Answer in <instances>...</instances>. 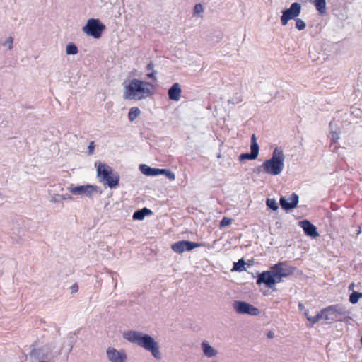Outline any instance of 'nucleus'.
Returning <instances> with one entry per match:
<instances>
[{
	"label": "nucleus",
	"instance_id": "nucleus-34",
	"mask_svg": "<svg viewBox=\"0 0 362 362\" xmlns=\"http://www.w3.org/2000/svg\"><path fill=\"white\" fill-rule=\"evenodd\" d=\"M339 139V134L336 132H331V140L333 142H336Z\"/></svg>",
	"mask_w": 362,
	"mask_h": 362
},
{
	"label": "nucleus",
	"instance_id": "nucleus-1",
	"mask_svg": "<svg viewBox=\"0 0 362 362\" xmlns=\"http://www.w3.org/2000/svg\"><path fill=\"white\" fill-rule=\"evenodd\" d=\"M294 268L288 266L285 262H280L271 267L270 270L259 273L257 276V285L264 284L269 288H273L276 283L282 281L283 277L292 274Z\"/></svg>",
	"mask_w": 362,
	"mask_h": 362
},
{
	"label": "nucleus",
	"instance_id": "nucleus-40",
	"mask_svg": "<svg viewBox=\"0 0 362 362\" xmlns=\"http://www.w3.org/2000/svg\"><path fill=\"white\" fill-rule=\"evenodd\" d=\"M354 283L351 284L349 285V290H350V289H352V288H353V287H354Z\"/></svg>",
	"mask_w": 362,
	"mask_h": 362
},
{
	"label": "nucleus",
	"instance_id": "nucleus-30",
	"mask_svg": "<svg viewBox=\"0 0 362 362\" xmlns=\"http://www.w3.org/2000/svg\"><path fill=\"white\" fill-rule=\"evenodd\" d=\"M133 219L134 220H143L145 217L144 216V212L142 211V210L141 209H139V210H136L134 214H133V216H132Z\"/></svg>",
	"mask_w": 362,
	"mask_h": 362
},
{
	"label": "nucleus",
	"instance_id": "nucleus-33",
	"mask_svg": "<svg viewBox=\"0 0 362 362\" xmlns=\"http://www.w3.org/2000/svg\"><path fill=\"white\" fill-rule=\"evenodd\" d=\"M231 222H232V221L230 218L224 217L221 221V226H228L231 223Z\"/></svg>",
	"mask_w": 362,
	"mask_h": 362
},
{
	"label": "nucleus",
	"instance_id": "nucleus-16",
	"mask_svg": "<svg viewBox=\"0 0 362 362\" xmlns=\"http://www.w3.org/2000/svg\"><path fill=\"white\" fill-rule=\"evenodd\" d=\"M299 226L303 228L305 234L307 236H310L313 238H315L319 236V233L317 231V228L308 220L300 221L299 222Z\"/></svg>",
	"mask_w": 362,
	"mask_h": 362
},
{
	"label": "nucleus",
	"instance_id": "nucleus-4",
	"mask_svg": "<svg viewBox=\"0 0 362 362\" xmlns=\"http://www.w3.org/2000/svg\"><path fill=\"white\" fill-rule=\"evenodd\" d=\"M285 156L281 148H276L272 152L271 158L265 160L262 168L264 173L272 175H278L281 173L284 168Z\"/></svg>",
	"mask_w": 362,
	"mask_h": 362
},
{
	"label": "nucleus",
	"instance_id": "nucleus-32",
	"mask_svg": "<svg viewBox=\"0 0 362 362\" xmlns=\"http://www.w3.org/2000/svg\"><path fill=\"white\" fill-rule=\"evenodd\" d=\"M13 38L10 36L8 37L6 41L4 42V45H7L9 49H11L13 48Z\"/></svg>",
	"mask_w": 362,
	"mask_h": 362
},
{
	"label": "nucleus",
	"instance_id": "nucleus-6",
	"mask_svg": "<svg viewBox=\"0 0 362 362\" xmlns=\"http://www.w3.org/2000/svg\"><path fill=\"white\" fill-rule=\"evenodd\" d=\"M105 30V25L98 18H90L82 28V30L88 36L100 39Z\"/></svg>",
	"mask_w": 362,
	"mask_h": 362
},
{
	"label": "nucleus",
	"instance_id": "nucleus-42",
	"mask_svg": "<svg viewBox=\"0 0 362 362\" xmlns=\"http://www.w3.org/2000/svg\"><path fill=\"white\" fill-rule=\"evenodd\" d=\"M3 198H4V196H3L2 193L0 192V199H3Z\"/></svg>",
	"mask_w": 362,
	"mask_h": 362
},
{
	"label": "nucleus",
	"instance_id": "nucleus-5",
	"mask_svg": "<svg viewBox=\"0 0 362 362\" xmlns=\"http://www.w3.org/2000/svg\"><path fill=\"white\" fill-rule=\"evenodd\" d=\"M97 167V177L100 182L110 188H115L119 185V176L112 167L105 163H95Z\"/></svg>",
	"mask_w": 362,
	"mask_h": 362
},
{
	"label": "nucleus",
	"instance_id": "nucleus-14",
	"mask_svg": "<svg viewBox=\"0 0 362 362\" xmlns=\"http://www.w3.org/2000/svg\"><path fill=\"white\" fill-rule=\"evenodd\" d=\"M259 145L257 142V137L255 134L251 136L250 144V153H243L239 156V160L243 162L246 160H255L257 158L259 154Z\"/></svg>",
	"mask_w": 362,
	"mask_h": 362
},
{
	"label": "nucleus",
	"instance_id": "nucleus-27",
	"mask_svg": "<svg viewBox=\"0 0 362 362\" xmlns=\"http://www.w3.org/2000/svg\"><path fill=\"white\" fill-rule=\"evenodd\" d=\"M160 175H164L170 180H175V175L169 169H160Z\"/></svg>",
	"mask_w": 362,
	"mask_h": 362
},
{
	"label": "nucleus",
	"instance_id": "nucleus-20",
	"mask_svg": "<svg viewBox=\"0 0 362 362\" xmlns=\"http://www.w3.org/2000/svg\"><path fill=\"white\" fill-rule=\"evenodd\" d=\"M72 197L69 194H50V202L53 203H60L64 200L71 199Z\"/></svg>",
	"mask_w": 362,
	"mask_h": 362
},
{
	"label": "nucleus",
	"instance_id": "nucleus-18",
	"mask_svg": "<svg viewBox=\"0 0 362 362\" xmlns=\"http://www.w3.org/2000/svg\"><path fill=\"white\" fill-rule=\"evenodd\" d=\"M201 347L204 355L207 358H213L218 354V351L212 347L206 341L202 342Z\"/></svg>",
	"mask_w": 362,
	"mask_h": 362
},
{
	"label": "nucleus",
	"instance_id": "nucleus-8",
	"mask_svg": "<svg viewBox=\"0 0 362 362\" xmlns=\"http://www.w3.org/2000/svg\"><path fill=\"white\" fill-rule=\"evenodd\" d=\"M68 190L70 193L74 195H81L88 197H91L93 194L102 192L100 190V187L96 185H86L79 186H70L68 187Z\"/></svg>",
	"mask_w": 362,
	"mask_h": 362
},
{
	"label": "nucleus",
	"instance_id": "nucleus-26",
	"mask_svg": "<svg viewBox=\"0 0 362 362\" xmlns=\"http://www.w3.org/2000/svg\"><path fill=\"white\" fill-rule=\"evenodd\" d=\"M362 297V293H359L357 291H353L349 296V301L352 304H356L358 303L360 298Z\"/></svg>",
	"mask_w": 362,
	"mask_h": 362
},
{
	"label": "nucleus",
	"instance_id": "nucleus-43",
	"mask_svg": "<svg viewBox=\"0 0 362 362\" xmlns=\"http://www.w3.org/2000/svg\"><path fill=\"white\" fill-rule=\"evenodd\" d=\"M305 315L306 317H307V316H309V315H308V311H305Z\"/></svg>",
	"mask_w": 362,
	"mask_h": 362
},
{
	"label": "nucleus",
	"instance_id": "nucleus-41",
	"mask_svg": "<svg viewBox=\"0 0 362 362\" xmlns=\"http://www.w3.org/2000/svg\"><path fill=\"white\" fill-rule=\"evenodd\" d=\"M272 336H273V334H272V333L269 332V333L268 334V337L271 338V337H272Z\"/></svg>",
	"mask_w": 362,
	"mask_h": 362
},
{
	"label": "nucleus",
	"instance_id": "nucleus-3",
	"mask_svg": "<svg viewBox=\"0 0 362 362\" xmlns=\"http://www.w3.org/2000/svg\"><path fill=\"white\" fill-rule=\"evenodd\" d=\"M153 85L149 82L134 78L124 87L123 98L127 100H141L151 94Z\"/></svg>",
	"mask_w": 362,
	"mask_h": 362
},
{
	"label": "nucleus",
	"instance_id": "nucleus-9",
	"mask_svg": "<svg viewBox=\"0 0 362 362\" xmlns=\"http://www.w3.org/2000/svg\"><path fill=\"white\" fill-rule=\"evenodd\" d=\"M49 348L45 346L39 349H33L30 352V356L33 357L35 360H39V362H54V358L61 354L62 349L55 355L49 357Z\"/></svg>",
	"mask_w": 362,
	"mask_h": 362
},
{
	"label": "nucleus",
	"instance_id": "nucleus-17",
	"mask_svg": "<svg viewBox=\"0 0 362 362\" xmlns=\"http://www.w3.org/2000/svg\"><path fill=\"white\" fill-rule=\"evenodd\" d=\"M182 93V88L178 83H175L168 89V98L171 100L179 101Z\"/></svg>",
	"mask_w": 362,
	"mask_h": 362
},
{
	"label": "nucleus",
	"instance_id": "nucleus-21",
	"mask_svg": "<svg viewBox=\"0 0 362 362\" xmlns=\"http://www.w3.org/2000/svg\"><path fill=\"white\" fill-rule=\"evenodd\" d=\"M313 3L314 4L317 11L320 14H324L326 12V0H313Z\"/></svg>",
	"mask_w": 362,
	"mask_h": 362
},
{
	"label": "nucleus",
	"instance_id": "nucleus-15",
	"mask_svg": "<svg viewBox=\"0 0 362 362\" xmlns=\"http://www.w3.org/2000/svg\"><path fill=\"white\" fill-rule=\"evenodd\" d=\"M298 195L293 193L288 197H281L279 204L284 210H291L296 208L298 204Z\"/></svg>",
	"mask_w": 362,
	"mask_h": 362
},
{
	"label": "nucleus",
	"instance_id": "nucleus-19",
	"mask_svg": "<svg viewBox=\"0 0 362 362\" xmlns=\"http://www.w3.org/2000/svg\"><path fill=\"white\" fill-rule=\"evenodd\" d=\"M139 170L141 173L147 176H157L160 175V169L151 168L146 164L139 165Z\"/></svg>",
	"mask_w": 362,
	"mask_h": 362
},
{
	"label": "nucleus",
	"instance_id": "nucleus-23",
	"mask_svg": "<svg viewBox=\"0 0 362 362\" xmlns=\"http://www.w3.org/2000/svg\"><path fill=\"white\" fill-rule=\"evenodd\" d=\"M141 113L140 110L136 107H133L129 110L128 118L129 121L133 122Z\"/></svg>",
	"mask_w": 362,
	"mask_h": 362
},
{
	"label": "nucleus",
	"instance_id": "nucleus-37",
	"mask_svg": "<svg viewBox=\"0 0 362 362\" xmlns=\"http://www.w3.org/2000/svg\"><path fill=\"white\" fill-rule=\"evenodd\" d=\"M78 291V286L76 283L74 284L71 286V293H76L77 291Z\"/></svg>",
	"mask_w": 362,
	"mask_h": 362
},
{
	"label": "nucleus",
	"instance_id": "nucleus-10",
	"mask_svg": "<svg viewBox=\"0 0 362 362\" xmlns=\"http://www.w3.org/2000/svg\"><path fill=\"white\" fill-rule=\"evenodd\" d=\"M233 308L238 314H247L252 316H257L260 314L259 310L252 304L242 300H235Z\"/></svg>",
	"mask_w": 362,
	"mask_h": 362
},
{
	"label": "nucleus",
	"instance_id": "nucleus-28",
	"mask_svg": "<svg viewBox=\"0 0 362 362\" xmlns=\"http://www.w3.org/2000/svg\"><path fill=\"white\" fill-rule=\"evenodd\" d=\"M266 204L268 208L273 211H276L279 208L276 202L274 199H267L266 201Z\"/></svg>",
	"mask_w": 362,
	"mask_h": 362
},
{
	"label": "nucleus",
	"instance_id": "nucleus-13",
	"mask_svg": "<svg viewBox=\"0 0 362 362\" xmlns=\"http://www.w3.org/2000/svg\"><path fill=\"white\" fill-rule=\"evenodd\" d=\"M106 355L110 362H127V355L124 349L117 350L110 346L106 350Z\"/></svg>",
	"mask_w": 362,
	"mask_h": 362
},
{
	"label": "nucleus",
	"instance_id": "nucleus-29",
	"mask_svg": "<svg viewBox=\"0 0 362 362\" xmlns=\"http://www.w3.org/2000/svg\"><path fill=\"white\" fill-rule=\"evenodd\" d=\"M296 28L298 30H303L305 28L306 24L300 18H296Z\"/></svg>",
	"mask_w": 362,
	"mask_h": 362
},
{
	"label": "nucleus",
	"instance_id": "nucleus-36",
	"mask_svg": "<svg viewBox=\"0 0 362 362\" xmlns=\"http://www.w3.org/2000/svg\"><path fill=\"white\" fill-rule=\"evenodd\" d=\"M156 74H157V71L155 70H153L151 73L147 74L146 76L149 78L156 79Z\"/></svg>",
	"mask_w": 362,
	"mask_h": 362
},
{
	"label": "nucleus",
	"instance_id": "nucleus-44",
	"mask_svg": "<svg viewBox=\"0 0 362 362\" xmlns=\"http://www.w3.org/2000/svg\"><path fill=\"white\" fill-rule=\"evenodd\" d=\"M298 307L301 309V308H303L302 304H300H300L298 305Z\"/></svg>",
	"mask_w": 362,
	"mask_h": 362
},
{
	"label": "nucleus",
	"instance_id": "nucleus-12",
	"mask_svg": "<svg viewBox=\"0 0 362 362\" xmlns=\"http://www.w3.org/2000/svg\"><path fill=\"white\" fill-rule=\"evenodd\" d=\"M202 244L200 243L189 240H180L173 243L171 248L175 252L181 254L185 251H190L194 248L199 247Z\"/></svg>",
	"mask_w": 362,
	"mask_h": 362
},
{
	"label": "nucleus",
	"instance_id": "nucleus-39",
	"mask_svg": "<svg viewBox=\"0 0 362 362\" xmlns=\"http://www.w3.org/2000/svg\"><path fill=\"white\" fill-rule=\"evenodd\" d=\"M153 68H154V64L151 62L150 63H148L146 67V70H152V71L153 70Z\"/></svg>",
	"mask_w": 362,
	"mask_h": 362
},
{
	"label": "nucleus",
	"instance_id": "nucleus-22",
	"mask_svg": "<svg viewBox=\"0 0 362 362\" xmlns=\"http://www.w3.org/2000/svg\"><path fill=\"white\" fill-rule=\"evenodd\" d=\"M78 52L77 46L73 43L69 42L66 47V53L68 55H74Z\"/></svg>",
	"mask_w": 362,
	"mask_h": 362
},
{
	"label": "nucleus",
	"instance_id": "nucleus-31",
	"mask_svg": "<svg viewBox=\"0 0 362 362\" xmlns=\"http://www.w3.org/2000/svg\"><path fill=\"white\" fill-rule=\"evenodd\" d=\"M204 11V7L201 4H197L194 7L193 13L194 16H199Z\"/></svg>",
	"mask_w": 362,
	"mask_h": 362
},
{
	"label": "nucleus",
	"instance_id": "nucleus-38",
	"mask_svg": "<svg viewBox=\"0 0 362 362\" xmlns=\"http://www.w3.org/2000/svg\"><path fill=\"white\" fill-rule=\"evenodd\" d=\"M141 210H142V211L144 212V217H145L146 216H147V215H149V214H152V211H151L150 209H147V208H146V207H145V208L141 209Z\"/></svg>",
	"mask_w": 362,
	"mask_h": 362
},
{
	"label": "nucleus",
	"instance_id": "nucleus-25",
	"mask_svg": "<svg viewBox=\"0 0 362 362\" xmlns=\"http://www.w3.org/2000/svg\"><path fill=\"white\" fill-rule=\"evenodd\" d=\"M245 262L243 259H239L237 262L233 264V271L241 272L245 269Z\"/></svg>",
	"mask_w": 362,
	"mask_h": 362
},
{
	"label": "nucleus",
	"instance_id": "nucleus-2",
	"mask_svg": "<svg viewBox=\"0 0 362 362\" xmlns=\"http://www.w3.org/2000/svg\"><path fill=\"white\" fill-rule=\"evenodd\" d=\"M123 338L149 351L156 359H161L162 355L158 343L149 334L139 331L129 330L123 333Z\"/></svg>",
	"mask_w": 362,
	"mask_h": 362
},
{
	"label": "nucleus",
	"instance_id": "nucleus-35",
	"mask_svg": "<svg viewBox=\"0 0 362 362\" xmlns=\"http://www.w3.org/2000/svg\"><path fill=\"white\" fill-rule=\"evenodd\" d=\"M94 148H95L94 142L93 141L90 142L88 147V153L89 155H91L93 153Z\"/></svg>",
	"mask_w": 362,
	"mask_h": 362
},
{
	"label": "nucleus",
	"instance_id": "nucleus-11",
	"mask_svg": "<svg viewBox=\"0 0 362 362\" xmlns=\"http://www.w3.org/2000/svg\"><path fill=\"white\" fill-rule=\"evenodd\" d=\"M301 11V5L298 2L292 3L290 7L282 11L281 16V22L282 25H287L288 22L291 19H296Z\"/></svg>",
	"mask_w": 362,
	"mask_h": 362
},
{
	"label": "nucleus",
	"instance_id": "nucleus-24",
	"mask_svg": "<svg viewBox=\"0 0 362 362\" xmlns=\"http://www.w3.org/2000/svg\"><path fill=\"white\" fill-rule=\"evenodd\" d=\"M322 318L324 317L322 310L313 317L307 316V320L310 322V326H313Z\"/></svg>",
	"mask_w": 362,
	"mask_h": 362
},
{
	"label": "nucleus",
	"instance_id": "nucleus-7",
	"mask_svg": "<svg viewBox=\"0 0 362 362\" xmlns=\"http://www.w3.org/2000/svg\"><path fill=\"white\" fill-rule=\"evenodd\" d=\"M323 317L329 322L338 320L341 316H345L347 313L341 305H333L322 310Z\"/></svg>",
	"mask_w": 362,
	"mask_h": 362
}]
</instances>
